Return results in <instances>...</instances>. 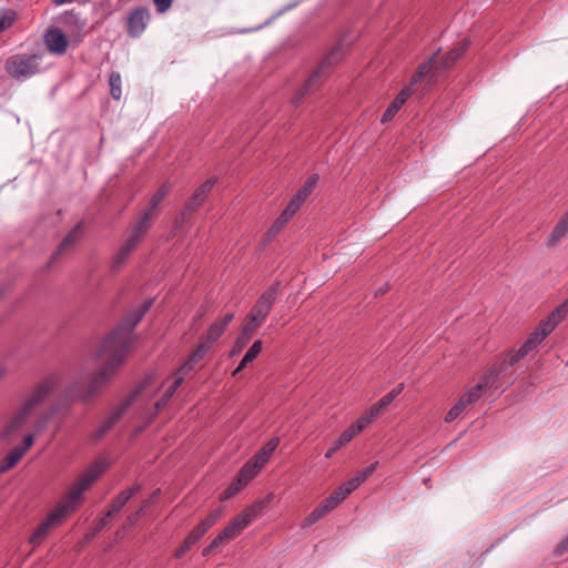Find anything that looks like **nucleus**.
Returning <instances> with one entry per match:
<instances>
[{"label": "nucleus", "instance_id": "nucleus-42", "mask_svg": "<svg viewBox=\"0 0 568 568\" xmlns=\"http://www.w3.org/2000/svg\"><path fill=\"white\" fill-rule=\"evenodd\" d=\"M467 407V405L459 398L458 402L445 415V422H454Z\"/></svg>", "mask_w": 568, "mask_h": 568}, {"label": "nucleus", "instance_id": "nucleus-54", "mask_svg": "<svg viewBox=\"0 0 568 568\" xmlns=\"http://www.w3.org/2000/svg\"><path fill=\"white\" fill-rule=\"evenodd\" d=\"M34 442V435L29 434L24 437L23 445L17 446V448H20L21 452H23V455L29 450V448L33 445Z\"/></svg>", "mask_w": 568, "mask_h": 568}, {"label": "nucleus", "instance_id": "nucleus-13", "mask_svg": "<svg viewBox=\"0 0 568 568\" xmlns=\"http://www.w3.org/2000/svg\"><path fill=\"white\" fill-rule=\"evenodd\" d=\"M233 320L234 313H226L222 318H219L211 324L206 333L202 336V339L212 346V344L224 334Z\"/></svg>", "mask_w": 568, "mask_h": 568}, {"label": "nucleus", "instance_id": "nucleus-30", "mask_svg": "<svg viewBox=\"0 0 568 568\" xmlns=\"http://www.w3.org/2000/svg\"><path fill=\"white\" fill-rule=\"evenodd\" d=\"M109 84H110V94L114 100H120L122 95V89H121V74L119 72H111L109 77Z\"/></svg>", "mask_w": 568, "mask_h": 568}, {"label": "nucleus", "instance_id": "nucleus-48", "mask_svg": "<svg viewBox=\"0 0 568 568\" xmlns=\"http://www.w3.org/2000/svg\"><path fill=\"white\" fill-rule=\"evenodd\" d=\"M195 365L196 363H192L191 357H187L174 374L176 376H182V379L184 381V377L194 368Z\"/></svg>", "mask_w": 568, "mask_h": 568}, {"label": "nucleus", "instance_id": "nucleus-11", "mask_svg": "<svg viewBox=\"0 0 568 568\" xmlns=\"http://www.w3.org/2000/svg\"><path fill=\"white\" fill-rule=\"evenodd\" d=\"M43 40L49 52L53 54L62 55L68 50L69 40L57 27L49 28L43 36Z\"/></svg>", "mask_w": 568, "mask_h": 568}, {"label": "nucleus", "instance_id": "nucleus-52", "mask_svg": "<svg viewBox=\"0 0 568 568\" xmlns=\"http://www.w3.org/2000/svg\"><path fill=\"white\" fill-rule=\"evenodd\" d=\"M287 222L282 220V217H277L274 223L272 224V226L270 227L268 232H267V235L268 237H273L275 236L278 232H281V230L284 227V225L286 224Z\"/></svg>", "mask_w": 568, "mask_h": 568}, {"label": "nucleus", "instance_id": "nucleus-1", "mask_svg": "<svg viewBox=\"0 0 568 568\" xmlns=\"http://www.w3.org/2000/svg\"><path fill=\"white\" fill-rule=\"evenodd\" d=\"M151 305L152 301L150 300L143 302L119 327L104 338L95 354L97 358L103 362V365L99 373L92 377L88 389L78 395L80 400L88 402L95 396L119 372L133 343V328L143 318Z\"/></svg>", "mask_w": 568, "mask_h": 568}, {"label": "nucleus", "instance_id": "nucleus-53", "mask_svg": "<svg viewBox=\"0 0 568 568\" xmlns=\"http://www.w3.org/2000/svg\"><path fill=\"white\" fill-rule=\"evenodd\" d=\"M156 7V11L160 13L165 12L171 6L173 0H153Z\"/></svg>", "mask_w": 568, "mask_h": 568}, {"label": "nucleus", "instance_id": "nucleus-37", "mask_svg": "<svg viewBox=\"0 0 568 568\" xmlns=\"http://www.w3.org/2000/svg\"><path fill=\"white\" fill-rule=\"evenodd\" d=\"M151 215V212H144L143 215L139 219V221L135 223L132 232L142 237L150 226Z\"/></svg>", "mask_w": 568, "mask_h": 568}, {"label": "nucleus", "instance_id": "nucleus-26", "mask_svg": "<svg viewBox=\"0 0 568 568\" xmlns=\"http://www.w3.org/2000/svg\"><path fill=\"white\" fill-rule=\"evenodd\" d=\"M174 381L173 383L168 387V389L164 392L163 396L155 403V408L159 410L163 408L169 400L173 397L176 389L181 386L183 383L182 376H176L173 374Z\"/></svg>", "mask_w": 568, "mask_h": 568}, {"label": "nucleus", "instance_id": "nucleus-31", "mask_svg": "<svg viewBox=\"0 0 568 568\" xmlns=\"http://www.w3.org/2000/svg\"><path fill=\"white\" fill-rule=\"evenodd\" d=\"M484 389H485V383H483V384L477 383L475 386H473L468 392H466L459 398L468 406L480 398L481 392Z\"/></svg>", "mask_w": 568, "mask_h": 568}, {"label": "nucleus", "instance_id": "nucleus-62", "mask_svg": "<svg viewBox=\"0 0 568 568\" xmlns=\"http://www.w3.org/2000/svg\"><path fill=\"white\" fill-rule=\"evenodd\" d=\"M404 389V383H400L397 387L389 390L392 394H394V397L396 398Z\"/></svg>", "mask_w": 568, "mask_h": 568}, {"label": "nucleus", "instance_id": "nucleus-59", "mask_svg": "<svg viewBox=\"0 0 568 568\" xmlns=\"http://www.w3.org/2000/svg\"><path fill=\"white\" fill-rule=\"evenodd\" d=\"M377 466H378V462L372 463L369 466L362 469V471H363V474H365L366 477H369L375 471Z\"/></svg>", "mask_w": 568, "mask_h": 568}, {"label": "nucleus", "instance_id": "nucleus-61", "mask_svg": "<svg viewBox=\"0 0 568 568\" xmlns=\"http://www.w3.org/2000/svg\"><path fill=\"white\" fill-rule=\"evenodd\" d=\"M404 389V383H400L397 387L389 390L392 394H394V397L396 398Z\"/></svg>", "mask_w": 568, "mask_h": 568}, {"label": "nucleus", "instance_id": "nucleus-50", "mask_svg": "<svg viewBox=\"0 0 568 568\" xmlns=\"http://www.w3.org/2000/svg\"><path fill=\"white\" fill-rule=\"evenodd\" d=\"M356 435H358L357 430L353 425L348 426L338 437L339 444H348Z\"/></svg>", "mask_w": 568, "mask_h": 568}, {"label": "nucleus", "instance_id": "nucleus-19", "mask_svg": "<svg viewBox=\"0 0 568 568\" xmlns=\"http://www.w3.org/2000/svg\"><path fill=\"white\" fill-rule=\"evenodd\" d=\"M130 403H131L130 399L125 400L120 407L114 409L109 415V417L103 422V424L100 426V428L94 433L93 437H94L95 440H98L101 437H103L104 434H106L112 428V426L121 418L123 413L126 410V408L129 407Z\"/></svg>", "mask_w": 568, "mask_h": 568}, {"label": "nucleus", "instance_id": "nucleus-12", "mask_svg": "<svg viewBox=\"0 0 568 568\" xmlns=\"http://www.w3.org/2000/svg\"><path fill=\"white\" fill-rule=\"evenodd\" d=\"M568 234V209L558 219L545 240V245L549 248L556 247Z\"/></svg>", "mask_w": 568, "mask_h": 568}, {"label": "nucleus", "instance_id": "nucleus-41", "mask_svg": "<svg viewBox=\"0 0 568 568\" xmlns=\"http://www.w3.org/2000/svg\"><path fill=\"white\" fill-rule=\"evenodd\" d=\"M301 205L302 203L293 197L281 213L280 217L288 222L294 216V214L300 210Z\"/></svg>", "mask_w": 568, "mask_h": 568}, {"label": "nucleus", "instance_id": "nucleus-33", "mask_svg": "<svg viewBox=\"0 0 568 568\" xmlns=\"http://www.w3.org/2000/svg\"><path fill=\"white\" fill-rule=\"evenodd\" d=\"M557 326L558 324L549 316H547V318L538 324V326L535 328V332L545 339L550 333L555 331Z\"/></svg>", "mask_w": 568, "mask_h": 568}, {"label": "nucleus", "instance_id": "nucleus-57", "mask_svg": "<svg viewBox=\"0 0 568 568\" xmlns=\"http://www.w3.org/2000/svg\"><path fill=\"white\" fill-rule=\"evenodd\" d=\"M110 518L111 517H106V514H105L102 518L95 520L94 521V530L95 531L102 530L103 527L108 525Z\"/></svg>", "mask_w": 568, "mask_h": 568}, {"label": "nucleus", "instance_id": "nucleus-56", "mask_svg": "<svg viewBox=\"0 0 568 568\" xmlns=\"http://www.w3.org/2000/svg\"><path fill=\"white\" fill-rule=\"evenodd\" d=\"M225 541H229V539L226 537H224V534L221 531L211 542H210V546L211 548L215 549L217 548L220 545H222L223 542Z\"/></svg>", "mask_w": 568, "mask_h": 568}, {"label": "nucleus", "instance_id": "nucleus-22", "mask_svg": "<svg viewBox=\"0 0 568 568\" xmlns=\"http://www.w3.org/2000/svg\"><path fill=\"white\" fill-rule=\"evenodd\" d=\"M503 365L499 362L495 363L478 381L479 384L485 383V389L489 387L497 388V381L504 372Z\"/></svg>", "mask_w": 568, "mask_h": 568}, {"label": "nucleus", "instance_id": "nucleus-24", "mask_svg": "<svg viewBox=\"0 0 568 568\" xmlns=\"http://www.w3.org/2000/svg\"><path fill=\"white\" fill-rule=\"evenodd\" d=\"M527 355L528 354L526 353V351L523 348V346H520L519 348L510 349L507 353L503 354L499 359V363L500 365H503L504 368H506L507 366H513L517 364Z\"/></svg>", "mask_w": 568, "mask_h": 568}, {"label": "nucleus", "instance_id": "nucleus-36", "mask_svg": "<svg viewBox=\"0 0 568 568\" xmlns=\"http://www.w3.org/2000/svg\"><path fill=\"white\" fill-rule=\"evenodd\" d=\"M548 316L559 325L568 316V297Z\"/></svg>", "mask_w": 568, "mask_h": 568}, {"label": "nucleus", "instance_id": "nucleus-29", "mask_svg": "<svg viewBox=\"0 0 568 568\" xmlns=\"http://www.w3.org/2000/svg\"><path fill=\"white\" fill-rule=\"evenodd\" d=\"M258 326L257 325H254L252 322H247L244 324L241 333L239 334V336L236 337V341H235V346L241 349L243 348L250 341L252 334L254 333V331L257 328Z\"/></svg>", "mask_w": 568, "mask_h": 568}, {"label": "nucleus", "instance_id": "nucleus-35", "mask_svg": "<svg viewBox=\"0 0 568 568\" xmlns=\"http://www.w3.org/2000/svg\"><path fill=\"white\" fill-rule=\"evenodd\" d=\"M377 415L372 408L366 410L359 418L356 419L352 425L359 434L367 425H369Z\"/></svg>", "mask_w": 568, "mask_h": 568}, {"label": "nucleus", "instance_id": "nucleus-43", "mask_svg": "<svg viewBox=\"0 0 568 568\" xmlns=\"http://www.w3.org/2000/svg\"><path fill=\"white\" fill-rule=\"evenodd\" d=\"M16 19V13L11 10L0 12V33L8 29Z\"/></svg>", "mask_w": 568, "mask_h": 568}, {"label": "nucleus", "instance_id": "nucleus-27", "mask_svg": "<svg viewBox=\"0 0 568 568\" xmlns=\"http://www.w3.org/2000/svg\"><path fill=\"white\" fill-rule=\"evenodd\" d=\"M317 182L318 175H311L293 197L303 204L315 189Z\"/></svg>", "mask_w": 568, "mask_h": 568}, {"label": "nucleus", "instance_id": "nucleus-34", "mask_svg": "<svg viewBox=\"0 0 568 568\" xmlns=\"http://www.w3.org/2000/svg\"><path fill=\"white\" fill-rule=\"evenodd\" d=\"M329 511L320 504L317 507H315L312 513L304 519L303 527H310L317 523L321 518H323L326 514Z\"/></svg>", "mask_w": 568, "mask_h": 568}, {"label": "nucleus", "instance_id": "nucleus-14", "mask_svg": "<svg viewBox=\"0 0 568 568\" xmlns=\"http://www.w3.org/2000/svg\"><path fill=\"white\" fill-rule=\"evenodd\" d=\"M216 181H217L216 178H211V179L206 180L201 186H199L195 190V192L193 193V195L185 203V207H184L185 211L193 212L197 207H200L204 203L207 194L214 187Z\"/></svg>", "mask_w": 568, "mask_h": 568}, {"label": "nucleus", "instance_id": "nucleus-10", "mask_svg": "<svg viewBox=\"0 0 568 568\" xmlns=\"http://www.w3.org/2000/svg\"><path fill=\"white\" fill-rule=\"evenodd\" d=\"M150 20V13L146 8L139 7L133 9L126 20L128 34L131 38L140 37L146 28Z\"/></svg>", "mask_w": 568, "mask_h": 568}, {"label": "nucleus", "instance_id": "nucleus-49", "mask_svg": "<svg viewBox=\"0 0 568 568\" xmlns=\"http://www.w3.org/2000/svg\"><path fill=\"white\" fill-rule=\"evenodd\" d=\"M244 486V484H242L241 481H239L237 478H235V480L232 484H230V486L224 490L223 498H231L232 496L237 494Z\"/></svg>", "mask_w": 568, "mask_h": 568}, {"label": "nucleus", "instance_id": "nucleus-5", "mask_svg": "<svg viewBox=\"0 0 568 568\" xmlns=\"http://www.w3.org/2000/svg\"><path fill=\"white\" fill-rule=\"evenodd\" d=\"M272 497L273 495L270 494L264 500L255 501L236 515L222 530L224 537L229 540L235 539L267 506Z\"/></svg>", "mask_w": 568, "mask_h": 568}, {"label": "nucleus", "instance_id": "nucleus-39", "mask_svg": "<svg viewBox=\"0 0 568 568\" xmlns=\"http://www.w3.org/2000/svg\"><path fill=\"white\" fill-rule=\"evenodd\" d=\"M544 338H541L535 331L531 332L524 344L521 345L523 348L526 351L527 354L532 352L535 348H537L541 343Z\"/></svg>", "mask_w": 568, "mask_h": 568}, {"label": "nucleus", "instance_id": "nucleus-64", "mask_svg": "<svg viewBox=\"0 0 568 568\" xmlns=\"http://www.w3.org/2000/svg\"><path fill=\"white\" fill-rule=\"evenodd\" d=\"M57 6H61L63 3L69 2L70 0H52Z\"/></svg>", "mask_w": 568, "mask_h": 568}, {"label": "nucleus", "instance_id": "nucleus-60", "mask_svg": "<svg viewBox=\"0 0 568 568\" xmlns=\"http://www.w3.org/2000/svg\"><path fill=\"white\" fill-rule=\"evenodd\" d=\"M390 290V285L388 283H384L381 287H378L375 292V295H384Z\"/></svg>", "mask_w": 568, "mask_h": 568}, {"label": "nucleus", "instance_id": "nucleus-7", "mask_svg": "<svg viewBox=\"0 0 568 568\" xmlns=\"http://www.w3.org/2000/svg\"><path fill=\"white\" fill-rule=\"evenodd\" d=\"M278 288L280 284L274 283L260 295L247 315L250 322L258 327L265 322L276 301Z\"/></svg>", "mask_w": 568, "mask_h": 568}, {"label": "nucleus", "instance_id": "nucleus-46", "mask_svg": "<svg viewBox=\"0 0 568 568\" xmlns=\"http://www.w3.org/2000/svg\"><path fill=\"white\" fill-rule=\"evenodd\" d=\"M343 501V499L335 493L333 491L327 498H325L321 504L328 510V511H332L333 509H335Z\"/></svg>", "mask_w": 568, "mask_h": 568}, {"label": "nucleus", "instance_id": "nucleus-17", "mask_svg": "<svg viewBox=\"0 0 568 568\" xmlns=\"http://www.w3.org/2000/svg\"><path fill=\"white\" fill-rule=\"evenodd\" d=\"M141 236L136 235L135 233L131 232L129 237L125 240L123 245L121 246L120 251L116 253V255L113 258L112 263V270H118L121 267V265L125 262L128 256L131 254V252L134 251L138 243L140 242Z\"/></svg>", "mask_w": 568, "mask_h": 568}, {"label": "nucleus", "instance_id": "nucleus-3", "mask_svg": "<svg viewBox=\"0 0 568 568\" xmlns=\"http://www.w3.org/2000/svg\"><path fill=\"white\" fill-rule=\"evenodd\" d=\"M104 469L105 466L102 463H94L79 476L65 497L55 506V508H62L63 518L73 513L83 503V493L91 487Z\"/></svg>", "mask_w": 568, "mask_h": 568}, {"label": "nucleus", "instance_id": "nucleus-20", "mask_svg": "<svg viewBox=\"0 0 568 568\" xmlns=\"http://www.w3.org/2000/svg\"><path fill=\"white\" fill-rule=\"evenodd\" d=\"M263 465H260L258 462H255V457L253 456L247 463L243 465L240 471L236 475V478L242 484H248L263 468Z\"/></svg>", "mask_w": 568, "mask_h": 568}, {"label": "nucleus", "instance_id": "nucleus-16", "mask_svg": "<svg viewBox=\"0 0 568 568\" xmlns=\"http://www.w3.org/2000/svg\"><path fill=\"white\" fill-rule=\"evenodd\" d=\"M141 490L140 485H134L121 491L110 504L106 510V517H113L119 514L132 496Z\"/></svg>", "mask_w": 568, "mask_h": 568}, {"label": "nucleus", "instance_id": "nucleus-15", "mask_svg": "<svg viewBox=\"0 0 568 568\" xmlns=\"http://www.w3.org/2000/svg\"><path fill=\"white\" fill-rule=\"evenodd\" d=\"M222 510L215 509L202 519L187 535L197 542L221 518Z\"/></svg>", "mask_w": 568, "mask_h": 568}, {"label": "nucleus", "instance_id": "nucleus-9", "mask_svg": "<svg viewBox=\"0 0 568 568\" xmlns=\"http://www.w3.org/2000/svg\"><path fill=\"white\" fill-rule=\"evenodd\" d=\"M62 508H54L48 514L45 519L40 523L34 532L30 536L29 542L34 547L38 546L42 539L48 535L53 526L59 525L63 520Z\"/></svg>", "mask_w": 568, "mask_h": 568}, {"label": "nucleus", "instance_id": "nucleus-21", "mask_svg": "<svg viewBox=\"0 0 568 568\" xmlns=\"http://www.w3.org/2000/svg\"><path fill=\"white\" fill-rule=\"evenodd\" d=\"M263 343L262 341H255L251 347L247 349L243 358L240 361L237 367L232 372V376H236L241 371H243L248 364L254 362L260 353L262 352Z\"/></svg>", "mask_w": 568, "mask_h": 568}, {"label": "nucleus", "instance_id": "nucleus-47", "mask_svg": "<svg viewBox=\"0 0 568 568\" xmlns=\"http://www.w3.org/2000/svg\"><path fill=\"white\" fill-rule=\"evenodd\" d=\"M196 542L187 535L183 542L180 545V547L175 550L174 556L176 558H181L184 554H186L192 546H194Z\"/></svg>", "mask_w": 568, "mask_h": 568}, {"label": "nucleus", "instance_id": "nucleus-38", "mask_svg": "<svg viewBox=\"0 0 568 568\" xmlns=\"http://www.w3.org/2000/svg\"><path fill=\"white\" fill-rule=\"evenodd\" d=\"M210 347L211 345H209L205 341L201 338L195 349L189 355V357H191L192 363L197 364L205 356Z\"/></svg>", "mask_w": 568, "mask_h": 568}, {"label": "nucleus", "instance_id": "nucleus-51", "mask_svg": "<svg viewBox=\"0 0 568 568\" xmlns=\"http://www.w3.org/2000/svg\"><path fill=\"white\" fill-rule=\"evenodd\" d=\"M412 87L413 85L409 84V87L402 89L400 92L395 97L394 101L403 106L412 94Z\"/></svg>", "mask_w": 568, "mask_h": 568}, {"label": "nucleus", "instance_id": "nucleus-40", "mask_svg": "<svg viewBox=\"0 0 568 568\" xmlns=\"http://www.w3.org/2000/svg\"><path fill=\"white\" fill-rule=\"evenodd\" d=\"M395 400L394 394L388 392L383 397L378 399L374 405L371 406V408L374 410V413L378 416L383 409H385L387 406H389Z\"/></svg>", "mask_w": 568, "mask_h": 568}, {"label": "nucleus", "instance_id": "nucleus-44", "mask_svg": "<svg viewBox=\"0 0 568 568\" xmlns=\"http://www.w3.org/2000/svg\"><path fill=\"white\" fill-rule=\"evenodd\" d=\"M356 489L355 481H352L348 479L347 481L343 483L335 493L344 500L348 495H351Z\"/></svg>", "mask_w": 568, "mask_h": 568}, {"label": "nucleus", "instance_id": "nucleus-8", "mask_svg": "<svg viewBox=\"0 0 568 568\" xmlns=\"http://www.w3.org/2000/svg\"><path fill=\"white\" fill-rule=\"evenodd\" d=\"M439 52L440 49H438L426 61L419 64L417 71L410 78V85L417 84L426 77H428L429 82L436 81L437 77L443 73L439 65H436Z\"/></svg>", "mask_w": 568, "mask_h": 568}, {"label": "nucleus", "instance_id": "nucleus-55", "mask_svg": "<svg viewBox=\"0 0 568 568\" xmlns=\"http://www.w3.org/2000/svg\"><path fill=\"white\" fill-rule=\"evenodd\" d=\"M343 446H345V445L344 444H339V439L337 438V440L332 445V447H329L327 449V452L325 453V457L326 458H332L335 455V453L337 450H339Z\"/></svg>", "mask_w": 568, "mask_h": 568}, {"label": "nucleus", "instance_id": "nucleus-32", "mask_svg": "<svg viewBox=\"0 0 568 568\" xmlns=\"http://www.w3.org/2000/svg\"><path fill=\"white\" fill-rule=\"evenodd\" d=\"M170 183H164L163 185H161L158 191L154 193V195L151 197L150 200V207H149V212H153L158 205L162 202V200L168 195L169 191H170Z\"/></svg>", "mask_w": 568, "mask_h": 568}, {"label": "nucleus", "instance_id": "nucleus-25", "mask_svg": "<svg viewBox=\"0 0 568 568\" xmlns=\"http://www.w3.org/2000/svg\"><path fill=\"white\" fill-rule=\"evenodd\" d=\"M280 444L278 438H272L270 439L261 449L258 453L254 455L255 462H258L260 465L265 466L268 458L272 456V454L275 452Z\"/></svg>", "mask_w": 568, "mask_h": 568}, {"label": "nucleus", "instance_id": "nucleus-28", "mask_svg": "<svg viewBox=\"0 0 568 568\" xmlns=\"http://www.w3.org/2000/svg\"><path fill=\"white\" fill-rule=\"evenodd\" d=\"M81 230H82V224L81 223H78L65 236L64 239L62 240L61 244L59 245L58 250L55 251V253L53 254V257L55 258L59 254L62 253V251L69 246L70 244L74 243L80 234H81Z\"/></svg>", "mask_w": 568, "mask_h": 568}, {"label": "nucleus", "instance_id": "nucleus-23", "mask_svg": "<svg viewBox=\"0 0 568 568\" xmlns=\"http://www.w3.org/2000/svg\"><path fill=\"white\" fill-rule=\"evenodd\" d=\"M22 457L23 452H21L20 448H12L0 462V474L13 468Z\"/></svg>", "mask_w": 568, "mask_h": 568}, {"label": "nucleus", "instance_id": "nucleus-45", "mask_svg": "<svg viewBox=\"0 0 568 568\" xmlns=\"http://www.w3.org/2000/svg\"><path fill=\"white\" fill-rule=\"evenodd\" d=\"M400 108L402 106L393 100L382 115V123L390 121L395 116V114L400 110Z\"/></svg>", "mask_w": 568, "mask_h": 568}, {"label": "nucleus", "instance_id": "nucleus-6", "mask_svg": "<svg viewBox=\"0 0 568 568\" xmlns=\"http://www.w3.org/2000/svg\"><path fill=\"white\" fill-rule=\"evenodd\" d=\"M343 59V50L341 45H335L329 52L323 57L316 69L310 74L302 88L300 89V98L310 92L320 84L322 78H326L333 68Z\"/></svg>", "mask_w": 568, "mask_h": 568}, {"label": "nucleus", "instance_id": "nucleus-58", "mask_svg": "<svg viewBox=\"0 0 568 568\" xmlns=\"http://www.w3.org/2000/svg\"><path fill=\"white\" fill-rule=\"evenodd\" d=\"M366 478L367 477L365 476V474H363V471L359 470V471H357V474L353 478H351V480L355 481L356 488H357L363 481L366 480Z\"/></svg>", "mask_w": 568, "mask_h": 568}, {"label": "nucleus", "instance_id": "nucleus-2", "mask_svg": "<svg viewBox=\"0 0 568 568\" xmlns=\"http://www.w3.org/2000/svg\"><path fill=\"white\" fill-rule=\"evenodd\" d=\"M55 385V379L48 377L33 389L22 408L6 424L1 434L4 439H11L16 436L18 430L27 422L31 412L54 389Z\"/></svg>", "mask_w": 568, "mask_h": 568}, {"label": "nucleus", "instance_id": "nucleus-18", "mask_svg": "<svg viewBox=\"0 0 568 568\" xmlns=\"http://www.w3.org/2000/svg\"><path fill=\"white\" fill-rule=\"evenodd\" d=\"M469 48V41L463 40L456 47L452 48L438 64L442 72L450 69L456 61H458Z\"/></svg>", "mask_w": 568, "mask_h": 568}, {"label": "nucleus", "instance_id": "nucleus-63", "mask_svg": "<svg viewBox=\"0 0 568 568\" xmlns=\"http://www.w3.org/2000/svg\"><path fill=\"white\" fill-rule=\"evenodd\" d=\"M212 550H214L213 548H211V546L209 545L207 547H205L202 551V555L203 556H207Z\"/></svg>", "mask_w": 568, "mask_h": 568}, {"label": "nucleus", "instance_id": "nucleus-4", "mask_svg": "<svg viewBox=\"0 0 568 568\" xmlns=\"http://www.w3.org/2000/svg\"><path fill=\"white\" fill-rule=\"evenodd\" d=\"M43 53H16L8 57L4 61V71L7 74L19 82H23L42 71L41 65Z\"/></svg>", "mask_w": 568, "mask_h": 568}]
</instances>
